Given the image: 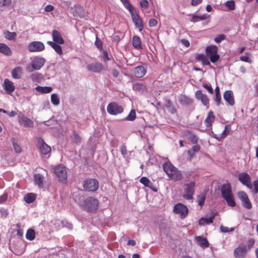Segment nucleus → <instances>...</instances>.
I'll use <instances>...</instances> for the list:
<instances>
[{
  "mask_svg": "<svg viewBox=\"0 0 258 258\" xmlns=\"http://www.w3.org/2000/svg\"><path fill=\"white\" fill-rule=\"evenodd\" d=\"M163 169L170 179L177 181L182 179L183 175L181 171L174 167L171 163H164L163 164Z\"/></svg>",
  "mask_w": 258,
  "mask_h": 258,
  "instance_id": "obj_1",
  "label": "nucleus"
},
{
  "mask_svg": "<svg viewBox=\"0 0 258 258\" xmlns=\"http://www.w3.org/2000/svg\"><path fill=\"white\" fill-rule=\"evenodd\" d=\"M221 192L222 197L226 201L228 205L231 207H235L236 204L234 200L230 184L229 183L223 184L221 188Z\"/></svg>",
  "mask_w": 258,
  "mask_h": 258,
  "instance_id": "obj_2",
  "label": "nucleus"
},
{
  "mask_svg": "<svg viewBox=\"0 0 258 258\" xmlns=\"http://www.w3.org/2000/svg\"><path fill=\"white\" fill-rule=\"evenodd\" d=\"M218 48L215 45H211L206 47L205 52L207 56L213 63L216 62L220 58L218 53Z\"/></svg>",
  "mask_w": 258,
  "mask_h": 258,
  "instance_id": "obj_3",
  "label": "nucleus"
},
{
  "mask_svg": "<svg viewBox=\"0 0 258 258\" xmlns=\"http://www.w3.org/2000/svg\"><path fill=\"white\" fill-rule=\"evenodd\" d=\"M196 183L195 181H190L184 185V194L182 197L187 200H192L193 195L195 192Z\"/></svg>",
  "mask_w": 258,
  "mask_h": 258,
  "instance_id": "obj_4",
  "label": "nucleus"
},
{
  "mask_svg": "<svg viewBox=\"0 0 258 258\" xmlns=\"http://www.w3.org/2000/svg\"><path fill=\"white\" fill-rule=\"evenodd\" d=\"M83 187L85 190L95 191L99 187V182L96 179H87L84 181Z\"/></svg>",
  "mask_w": 258,
  "mask_h": 258,
  "instance_id": "obj_5",
  "label": "nucleus"
},
{
  "mask_svg": "<svg viewBox=\"0 0 258 258\" xmlns=\"http://www.w3.org/2000/svg\"><path fill=\"white\" fill-rule=\"evenodd\" d=\"M45 62V59L44 58L35 57L33 60L31 66L27 67V70L30 72L34 70H38L43 66Z\"/></svg>",
  "mask_w": 258,
  "mask_h": 258,
  "instance_id": "obj_6",
  "label": "nucleus"
},
{
  "mask_svg": "<svg viewBox=\"0 0 258 258\" xmlns=\"http://www.w3.org/2000/svg\"><path fill=\"white\" fill-rule=\"evenodd\" d=\"M37 147L43 155H47L51 151L50 147L46 144L41 137L37 138Z\"/></svg>",
  "mask_w": 258,
  "mask_h": 258,
  "instance_id": "obj_7",
  "label": "nucleus"
},
{
  "mask_svg": "<svg viewBox=\"0 0 258 258\" xmlns=\"http://www.w3.org/2000/svg\"><path fill=\"white\" fill-rule=\"evenodd\" d=\"M173 212L175 214H179L181 219H184L188 213V209L184 204L177 203L173 207Z\"/></svg>",
  "mask_w": 258,
  "mask_h": 258,
  "instance_id": "obj_8",
  "label": "nucleus"
},
{
  "mask_svg": "<svg viewBox=\"0 0 258 258\" xmlns=\"http://www.w3.org/2000/svg\"><path fill=\"white\" fill-rule=\"evenodd\" d=\"M132 8L128 9L131 11L132 19L135 24L136 27L141 32L142 31L144 27L143 21L137 12L132 11Z\"/></svg>",
  "mask_w": 258,
  "mask_h": 258,
  "instance_id": "obj_9",
  "label": "nucleus"
},
{
  "mask_svg": "<svg viewBox=\"0 0 258 258\" xmlns=\"http://www.w3.org/2000/svg\"><path fill=\"white\" fill-rule=\"evenodd\" d=\"M54 172L60 181L64 182L66 180L67 172L65 167L62 165L56 166L54 168Z\"/></svg>",
  "mask_w": 258,
  "mask_h": 258,
  "instance_id": "obj_10",
  "label": "nucleus"
},
{
  "mask_svg": "<svg viewBox=\"0 0 258 258\" xmlns=\"http://www.w3.org/2000/svg\"><path fill=\"white\" fill-rule=\"evenodd\" d=\"M239 181L244 185L246 186L249 189L252 188L251 178L249 175L246 172L240 173L238 174Z\"/></svg>",
  "mask_w": 258,
  "mask_h": 258,
  "instance_id": "obj_11",
  "label": "nucleus"
},
{
  "mask_svg": "<svg viewBox=\"0 0 258 258\" xmlns=\"http://www.w3.org/2000/svg\"><path fill=\"white\" fill-rule=\"evenodd\" d=\"M107 112L112 115H116L123 112V109L116 102H111L107 107Z\"/></svg>",
  "mask_w": 258,
  "mask_h": 258,
  "instance_id": "obj_12",
  "label": "nucleus"
},
{
  "mask_svg": "<svg viewBox=\"0 0 258 258\" xmlns=\"http://www.w3.org/2000/svg\"><path fill=\"white\" fill-rule=\"evenodd\" d=\"M237 196L244 207L247 209H250L252 208L251 203L248 198L247 195L245 192L243 191H239Z\"/></svg>",
  "mask_w": 258,
  "mask_h": 258,
  "instance_id": "obj_13",
  "label": "nucleus"
},
{
  "mask_svg": "<svg viewBox=\"0 0 258 258\" xmlns=\"http://www.w3.org/2000/svg\"><path fill=\"white\" fill-rule=\"evenodd\" d=\"M98 201L96 199L90 197L85 201V206L89 211L95 210L98 207Z\"/></svg>",
  "mask_w": 258,
  "mask_h": 258,
  "instance_id": "obj_14",
  "label": "nucleus"
},
{
  "mask_svg": "<svg viewBox=\"0 0 258 258\" xmlns=\"http://www.w3.org/2000/svg\"><path fill=\"white\" fill-rule=\"evenodd\" d=\"M44 49V44L40 41H33L28 45V50L30 52L41 51Z\"/></svg>",
  "mask_w": 258,
  "mask_h": 258,
  "instance_id": "obj_15",
  "label": "nucleus"
},
{
  "mask_svg": "<svg viewBox=\"0 0 258 258\" xmlns=\"http://www.w3.org/2000/svg\"><path fill=\"white\" fill-rule=\"evenodd\" d=\"M247 254V248L245 245L241 244L234 251V255L236 258H244Z\"/></svg>",
  "mask_w": 258,
  "mask_h": 258,
  "instance_id": "obj_16",
  "label": "nucleus"
},
{
  "mask_svg": "<svg viewBox=\"0 0 258 258\" xmlns=\"http://www.w3.org/2000/svg\"><path fill=\"white\" fill-rule=\"evenodd\" d=\"M103 69V64L99 62L91 63L87 66V69L89 71L94 73H100Z\"/></svg>",
  "mask_w": 258,
  "mask_h": 258,
  "instance_id": "obj_17",
  "label": "nucleus"
},
{
  "mask_svg": "<svg viewBox=\"0 0 258 258\" xmlns=\"http://www.w3.org/2000/svg\"><path fill=\"white\" fill-rule=\"evenodd\" d=\"M231 132V125L227 124L225 126L224 130L221 134H214V138L219 141L224 139Z\"/></svg>",
  "mask_w": 258,
  "mask_h": 258,
  "instance_id": "obj_18",
  "label": "nucleus"
},
{
  "mask_svg": "<svg viewBox=\"0 0 258 258\" xmlns=\"http://www.w3.org/2000/svg\"><path fill=\"white\" fill-rule=\"evenodd\" d=\"M52 37L53 42L58 44H62L64 41L60 33L56 30H53L52 32Z\"/></svg>",
  "mask_w": 258,
  "mask_h": 258,
  "instance_id": "obj_19",
  "label": "nucleus"
},
{
  "mask_svg": "<svg viewBox=\"0 0 258 258\" xmlns=\"http://www.w3.org/2000/svg\"><path fill=\"white\" fill-rule=\"evenodd\" d=\"M133 73L136 78H140L146 74V70L144 67L140 66L134 69Z\"/></svg>",
  "mask_w": 258,
  "mask_h": 258,
  "instance_id": "obj_20",
  "label": "nucleus"
},
{
  "mask_svg": "<svg viewBox=\"0 0 258 258\" xmlns=\"http://www.w3.org/2000/svg\"><path fill=\"white\" fill-rule=\"evenodd\" d=\"M4 88L7 94H11L15 90V87L12 81L6 79L4 81Z\"/></svg>",
  "mask_w": 258,
  "mask_h": 258,
  "instance_id": "obj_21",
  "label": "nucleus"
},
{
  "mask_svg": "<svg viewBox=\"0 0 258 258\" xmlns=\"http://www.w3.org/2000/svg\"><path fill=\"white\" fill-rule=\"evenodd\" d=\"M19 123L21 125H23L26 127H32L33 126V122L27 117L22 115L19 117Z\"/></svg>",
  "mask_w": 258,
  "mask_h": 258,
  "instance_id": "obj_22",
  "label": "nucleus"
},
{
  "mask_svg": "<svg viewBox=\"0 0 258 258\" xmlns=\"http://www.w3.org/2000/svg\"><path fill=\"white\" fill-rule=\"evenodd\" d=\"M215 119V116L212 111L209 112L208 116L205 120V124L207 127H211Z\"/></svg>",
  "mask_w": 258,
  "mask_h": 258,
  "instance_id": "obj_23",
  "label": "nucleus"
},
{
  "mask_svg": "<svg viewBox=\"0 0 258 258\" xmlns=\"http://www.w3.org/2000/svg\"><path fill=\"white\" fill-rule=\"evenodd\" d=\"M140 182L144 186L149 187L154 191H157V189L153 186L151 181L146 177H142L140 179Z\"/></svg>",
  "mask_w": 258,
  "mask_h": 258,
  "instance_id": "obj_24",
  "label": "nucleus"
},
{
  "mask_svg": "<svg viewBox=\"0 0 258 258\" xmlns=\"http://www.w3.org/2000/svg\"><path fill=\"white\" fill-rule=\"evenodd\" d=\"M0 52L7 56H10L12 54V51L10 48L5 43H0Z\"/></svg>",
  "mask_w": 258,
  "mask_h": 258,
  "instance_id": "obj_25",
  "label": "nucleus"
},
{
  "mask_svg": "<svg viewBox=\"0 0 258 258\" xmlns=\"http://www.w3.org/2000/svg\"><path fill=\"white\" fill-rule=\"evenodd\" d=\"M22 73V68L21 67H17L13 69L12 76L13 78L18 79L21 77Z\"/></svg>",
  "mask_w": 258,
  "mask_h": 258,
  "instance_id": "obj_26",
  "label": "nucleus"
},
{
  "mask_svg": "<svg viewBox=\"0 0 258 258\" xmlns=\"http://www.w3.org/2000/svg\"><path fill=\"white\" fill-rule=\"evenodd\" d=\"M164 105L166 109L170 113L174 114L176 113V109L174 107L172 103L170 102V101L169 99H167L166 98L165 99Z\"/></svg>",
  "mask_w": 258,
  "mask_h": 258,
  "instance_id": "obj_27",
  "label": "nucleus"
},
{
  "mask_svg": "<svg viewBox=\"0 0 258 258\" xmlns=\"http://www.w3.org/2000/svg\"><path fill=\"white\" fill-rule=\"evenodd\" d=\"M133 46L137 49H142L141 39L138 36H134L132 39Z\"/></svg>",
  "mask_w": 258,
  "mask_h": 258,
  "instance_id": "obj_28",
  "label": "nucleus"
},
{
  "mask_svg": "<svg viewBox=\"0 0 258 258\" xmlns=\"http://www.w3.org/2000/svg\"><path fill=\"white\" fill-rule=\"evenodd\" d=\"M207 14H203L202 15H192L190 18V21L193 23L198 22L201 21L205 20L207 18Z\"/></svg>",
  "mask_w": 258,
  "mask_h": 258,
  "instance_id": "obj_29",
  "label": "nucleus"
},
{
  "mask_svg": "<svg viewBox=\"0 0 258 258\" xmlns=\"http://www.w3.org/2000/svg\"><path fill=\"white\" fill-rule=\"evenodd\" d=\"M196 239L199 242L200 246L202 247H208L209 246V242L206 238L198 236L196 237Z\"/></svg>",
  "mask_w": 258,
  "mask_h": 258,
  "instance_id": "obj_30",
  "label": "nucleus"
},
{
  "mask_svg": "<svg viewBox=\"0 0 258 258\" xmlns=\"http://www.w3.org/2000/svg\"><path fill=\"white\" fill-rule=\"evenodd\" d=\"M47 44L52 47L58 54L61 55L62 54V48L59 44L52 41H48Z\"/></svg>",
  "mask_w": 258,
  "mask_h": 258,
  "instance_id": "obj_31",
  "label": "nucleus"
},
{
  "mask_svg": "<svg viewBox=\"0 0 258 258\" xmlns=\"http://www.w3.org/2000/svg\"><path fill=\"white\" fill-rule=\"evenodd\" d=\"M133 88L135 91L143 92L147 91V87L143 83H136L133 85Z\"/></svg>",
  "mask_w": 258,
  "mask_h": 258,
  "instance_id": "obj_32",
  "label": "nucleus"
},
{
  "mask_svg": "<svg viewBox=\"0 0 258 258\" xmlns=\"http://www.w3.org/2000/svg\"><path fill=\"white\" fill-rule=\"evenodd\" d=\"M71 140L72 142L76 145L80 144L82 141V139L80 135L75 131L73 132V134L71 136Z\"/></svg>",
  "mask_w": 258,
  "mask_h": 258,
  "instance_id": "obj_33",
  "label": "nucleus"
},
{
  "mask_svg": "<svg viewBox=\"0 0 258 258\" xmlns=\"http://www.w3.org/2000/svg\"><path fill=\"white\" fill-rule=\"evenodd\" d=\"M75 13H73L75 17H79L82 18L85 16V11L84 9L80 6L75 7Z\"/></svg>",
  "mask_w": 258,
  "mask_h": 258,
  "instance_id": "obj_34",
  "label": "nucleus"
},
{
  "mask_svg": "<svg viewBox=\"0 0 258 258\" xmlns=\"http://www.w3.org/2000/svg\"><path fill=\"white\" fill-rule=\"evenodd\" d=\"M214 215L210 217L209 218H201L199 221V224L200 225H209L213 223Z\"/></svg>",
  "mask_w": 258,
  "mask_h": 258,
  "instance_id": "obj_35",
  "label": "nucleus"
},
{
  "mask_svg": "<svg viewBox=\"0 0 258 258\" xmlns=\"http://www.w3.org/2000/svg\"><path fill=\"white\" fill-rule=\"evenodd\" d=\"M34 181L36 184L38 185L39 187H42L43 184V177L40 174H36L34 175Z\"/></svg>",
  "mask_w": 258,
  "mask_h": 258,
  "instance_id": "obj_36",
  "label": "nucleus"
},
{
  "mask_svg": "<svg viewBox=\"0 0 258 258\" xmlns=\"http://www.w3.org/2000/svg\"><path fill=\"white\" fill-rule=\"evenodd\" d=\"M36 198V194L34 193H29L25 195L24 197V200L26 203L30 204L33 203Z\"/></svg>",
  "mask_w": 258,
  "mask_h": 258,
  "instance_id": "obj_37",
  "label": "nucleus"
},
{
  "mask_svg": "<svg viewBox=\"0 0 258 258\" xmlns=\"http://www.w3.org/2000/svg\"><path fill=\"white\" fill-rule=\"evenodd\" d=\"M11 142L12 143L14 149L16 153L19 154L22 152L21 147L17 143L15 139L12 138L11 139Z\"/></svg>",
  "mask_w": 258,
  "mask_h": 258,
  "instance_id": "obj_38",
  "label": "nucleus"
},
{
  "mask_svg": "<svg viewBox=\"0 0 258 258\" xmlns=\"http://www.w3.org/2000/svg\"><path fill=\"white\" fill-rule=\"evenodd\" d=\"M251 55V54L250 53L246 52L243 55L240 57V60L244 62L251 63L252 62V60L250 58Z\"/></svg>",
  "mask_w": 258,
  "mask_h": 258,
  "instance_id": "obj_39",
  "label": "nucleus"
},
{
  "mask_svg": "<svg viewBox=\"0 0 258 258\" xmlns=\"http://www.w3.org/2000/svg\"><path fill=\"white\" fill-rule=\"evenodd\" d=\"M35 237V231L32 229H29L26 234V238L29 240H33Z\"/></svg>",
  "mask_w": 258,
  "mask_h": 258,
  "instance_id": "obj_40",
  "label": "nucleus"
},
{
  "mask_svg": "<svg viewBox=\"0 0 258 258\" xmlns=\"http://www.w3.org/2000/svg\"><path fill=\"white\" fill-rule=\"evenodd\" d=\"M36 90L42 93H48L52 91V88L50 87H41L37 86L36 87Z\"/></svg>",
  "mask_w": 258,
  "mask_h": 258,
  "instance_id": "obj_41",
  "label": "nucleus"
},
{
  "mask_svg": "<svg viewBox=\"0 0 258 258\" xmlns=\"http://www.w3.org/2000/svg\"><path fill=\"white\" fill-rule=\"evenodd\" d=\"M4 34L6 38L9 40H15L17 36L16 32H11L9 31L5 32Z\"/></svg>",
  "mask_w": 258,
  "mask_h": 258,
  "instance_id": "obj_42",
  "label": "nucleus"
},
{
  "mask_svg": "<svg viewBox=\"0 0 258 258\" xmlns=\"http://www.w3.org/2000/svg\"><path fill=\"white\" fill-rule=\"evenodd\" d=\"M136 117V113L135 110L133 109L132 110L128 115L125 117V120H130V121H133L135 119Z\"/></svg>",
  "mask_w": 258,
  "mask_h": 258,
  "instance_id": "obj_43",
  "label": "nucleus"
},
{
  "mask_svg": "<svg viewBox=\"0 0 258 258\" xmlns=\"http://www.w3.org/2000/svg\"><path fill=\"white\" fill-rule=\"evenodd\" d=\"M225 6L231 11L234 10L235 7V3L232 0L226 2Z\"/></svg>",
  "mask_w": 258,
  "mask_h": 258,
  "instance_id": "obj_44",
  "label": "nucleus"
},
{
  "mask_svg": "<svg viewBox=\"0 0 258 258\" xmlns=\"http://www.w3.org/2000/svg\"><path fill=\"white\" fill-rule=\"evenodd\" d=\"M206 197L205 195H201L198 196V202L199 205L202 208L204 205Z\"/></svg>",
  "mask_w": 258,
  "mask_h": 258,
  "instance_id": "obj_45",
  "label": "nucleus"
},
{
  "mask_svg": "<svg viewBox=\"0 0 258 258\" xmlns=\"http://www.w3.org/2000/svg\"><path fill=\"white\" fill-rule=\"evenodd\" d=\"M234 228H228V227L224 226L223 225L220 226V230H221V232H224V233L232 232L234 230Z\"/></svg>",
  "mask_w": 258,
  "mask_h": 258,
  "instance_id": "obj_46",
  "label": "nucleus"
},
{
  "mask_svg": "<svg viewBox=\"0 0 258 258\" xmlns=\"http://www.w3.org/2000/svg\"><path fill=\"white\" fill-rule=\"evenodd\" d=\"M225 38H226V36L224 34H220V35L217 36L214 38V41L216 43H220L222 40H225Z\"/></svg>",
  "mask_w": 258,
  "mask_h": 258,
  "instance_id": "obj_47",
  "label": "nucleus"
},
{
  "mask_svg": "<svg viewBox=\"0 0 258 258\" xmlns=\"http://www.w3.org/2000/svg\"><path fill=\"white\" fill-rule=\"evenodd\" d=\"M95 45L96 46V47L100 50H101L103 49L102 41L100 40L97 37H96V41L95 42Z\"/></svg>",
  "mask_w": 258,
  "mask_h": 258,
  "instance_id": "obj_48",
  "label": "nucleus"
},
{
  "mask_svg": "<svg viewBox=\"0 0 258 258\" xmlns=\"http://www.w3.org/2000/svg\"><path fill=\"white\" fill-rule=\"evenodd\" d=\"M203 87L205 89H206L207 91L210 94H212L213 93V88L210 84H204L203 85Z\"/></svg>",
  "mask_w": 258,
  "mask_h": 258,
  "instance_id": "obj_49",
  "label": "nucleus"
},
{
  "mask_svg": "<svg viewBox=\"0 0 258 258\" xmlns=\"http://www.w3.org/2000/svg\"><path fill=\"white\" fill-rule=\"evenodd\" d=\"M120 150L121 154L123 156H125L127 154V151L126 147L124 144H123L121 146V147L120 148Z\"/></svg>",
  "mask_w": 258,
  "mask_h": 258,
  "instance_id": "obj_50",
  "label": "nucleus"
},
{
  "mask_svg": "<svg viewBox=\"0 0 258 258\" xmlns=\"http://www.w3.org/2000/svg\"><path fill=\"white\" fill-rule=\"evenodd\" d=\"M140 5L142 8H147L149 6V3L147 0H142L140 2Z\"/></svg>",
  "mask_w": 258,
  "mask_h": 258,
  "instance_id": "obj_51",
  "label": "nucleus"
},
{
  "mask_svg": "<svg viewBox=\"0 0 258 258\" xmlns=\"http://www.w3.org/2000/svg\"><path fill=\"white\" fill-rule=\"evenodd\" d=\"M158 24L157 21L155 19H151L150 20L149 25L150 27H155Z\"/></svg>",
  "mask_w": 258,
  "mask_h": 258,
  "instance_id": "obj_52",
  "label": "nucleus"
},
{
  "mask_svg": "<svg viewBox=\"0 0 258 258\" xmlns=\"http://www.w3.org/2000/svg\"><path fill=\"white\" fill-rule=\"evenodd\" d=\"M253 191L255 194H256L258 192V178L256 180H255L253 182Z\"/></svg>",
  "mask_w": 258,
  "mask_h": 258,
  "instance_id": "obj_53",
  "label": "nucleus"
},
{
  "mask_svg": "<svg viewBox=\"0 0 258 258\" xmlns=\"http://www.w3.org/2000/svg\"><path fill=\"white\" fill-rule=\"evenodd\" d=\"M189 140L193 144H197L198 143V138L195 135H191L190 136Z\"/></svg>",
  "mask_w": 258,
  "mask_h": 258,
  "instance_id": "obj_54",
  "label": "nucleus"
},
{
  "mask_svg": "<svg viewBox=\"0 0 258 258\" xmlns=\"http://www.w3.org/2000/svg\"><path fill=\"white\" fill-rule=\"evenodd\" d=\"M206 56L203 54H197L196 58L199 61H202L205 58Z\"/></svg>",
  "mask_w": 258,
  "mask_h": 258,
  "instance_id": "obj_55",
  "label": "nucleus"
},
{
  "mask_svg": "<svg viewBox=\"0 0 258 258\" xmlns=\"http://www.w3.org/2000/svg\"><path fill=\"white\" fill-rule=\"evenodd\" d=\"M224 99L229 105H234L235 103L234 98H224Z\"/></svg>",
  "mask_w": 258,
  "mask_h": 258,
  "instance_id": "obj_56",
  "label": "nucleus"
},
{
  "mask_svg": "<svg viewBox=\"0 0 258 258\" xmlns=\"http://www.w3.org/2000/svg\"><path fill=\"white\" fill-rule=\"evenodd\" d=\"M203 0H191V5L192 6H196L202 3Z\"/></svg>",
  "mask_w": 258,
  "mask_h": 258,
  "instance_id": "obj_57",
  "label": "nucleus"
},
{
  "mask_svg": "<svg viewBox=\"0 0 258 258\" xmlns=\"http://www.w3.org/2000/svg\"><path fill=\"white\" fill-rule=\"evenodd\" d=\"M187 153L188 155L187 159L190 161L194 156L195 153L191 150H188Z\"/></svg>",
  "mask_w": 258,
  "mask_h": 258,
  "instance_id": "obj_58",
  "label": "nucleus"
},
{
  "mask_svg": "<svg viewBox=\"0 0 258 258\" xmlns=\"http://www.w3.org/2000/svg\"><path fill=\"white\" fill-rule=\"evenodd\" d=\"M223 97H233V92L231 90H228L225 92Z\"/></svg>",
  "mask_w": 258,
  "mask_h": 258,
  "instance_id": "obj_59",
  "label": "nucleus"
},
{
  "mask_svg": "<svg viewBox=\"0 0 258 258\" xmlns=\"http://www.w3.org/2000/svg\"><path fill=\"white\" fill-rule=\"evenodd\" d=\"M51 101L54 105H57L59 103V98H51Z\"/></svg>",
  "mask_w": 258,
  "mask_h": 258,
  "instance_id": "obj_60",
  "label": "nucleus"
},
{
  "mask_svg": "<svg viewBox=\"0 0 258 258\" xmlns=\"http://www.w3.org/2000/svg\"><path fill=\"white\" fill-rule=\"evenodd\" d=\"M180 41L181 43L186 47H188L190 46V43L189 41L186 39H181Z\"/></svg>",
  "mask_w": 258,
  "mask_h": 258,
  "instance_id": "obj_61",
  "label": "nucleus"
},
{
  "mask_svg": "<svg viewBox=\"0 0 258 258\" xmlns=\"http://www.w3.org/2000/svg\"><path fill=\"white\" fill-rule=\"evenodd\" d=\"M180 102L182 103H189L190 102V98H181L180 100Z\"/></svg>",
  "mask_w": 258,
  "mask_h": 258,
  "instance_id": "obj_62",
  "label": "nucleus"
},
{
  "mask_svg": "<svg viewBox=\"0 0 258 258\" xmlns=\"http://www.w3.org/2000/svg\"><path fill=\"white\" fill-rule=\"evenodd\" d=\"M201 147L199 145H195L192 147L191 151L195 153L200 150Z\"/></svg>",
  "mask_w": 258,
  "mask_h": 258,
  "instance_id": "obj_63",
  "label": "nucleus"
},
{
  "mask_svg": "<svg viewBox=\"0 0 258 258\" xmlns=\"http://www.w3.org/2000/svg\"><path fill=\"white\" fill-rule=\"evenodd\" d=\"M54 9V7L52 5H48L45 7V10L46 12H51Z\"/></svg>",
  "mask_w": 258,
  "mask_h": 258,
  "instance_id": "obj_64",
  "label": "nucleus"
}]
</instances>
